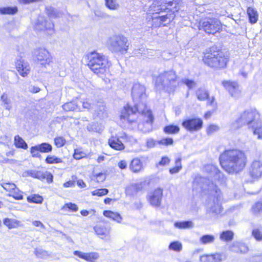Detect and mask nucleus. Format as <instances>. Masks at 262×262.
<instances>
[{
  "mask_svg": "<svg viewBox=\"0 0 262 262\" xmlns=\"http://www.w3.org/2000/svg\"><path fill=\"white\" fill-rule=\"evenodd\" d=\"M1 100H2V101L4 103L7 104L9 103V100L8 98L7 95L5 93H4L1 96Z\"/></svg>",
  "mask_w": 262,
  "mask_h": 262,
  "instance_id": "61",
  "label": "nucleus"
},
{
  "mask_svg": "<svg viewBox=\"0 0 262 262\" xmlns=\"http://www.w3.org/2000/svg\"><path fill=\"white\" fill-rule=\"evenodd\" d=\"M145 94V88L140 84H135L132 89L133 97H141Z\"/></svg>",
  "mask_w": 262,
  "mask_h": 262,
  "instance_id": "33",
  "label": "nucleus"
},
{
  "mask_svg": "<svg viewBox=\"0 0 262 262\" xmlns=\"http://www.w3.org/2000/svg\"><path fill=\"white\" fill-rule=\"evenodd\" d=\"M118 167L121 170L125 169L127 167V162L124 160H120L118 163Z\"/></svg>",
  "mask_w": 262,
  "mask_h": 262,
  "instance_id": "58",
  "label": "nucleus"
},
{
  "mask_svg": "<svg viewBox=\"0 0 262 262\" xmlns=\"http://www.w3.org/2000/svg\"><path fill=\"white\" fill-rule=\"evenodd\" d=\"M35 57L38 62L43 67H46L52 62V56L46 49L39 48L35 51Z\"/></svg>",
  "mask_w": 262,
  "mask_h": 262,
  "instance_id": "16",
  "label": "nucleus"
},
{
  "mask_svg": "<svg viewBox=\"0 0 262 262\" xmlns=\"http://www.w3.org/2000/svg\"><path fill=\"white\" fill-rule=\"evenodd\" d=\"M170 159L167 156H163L161 158V160L159 161L158 163L156 164L157 167L160 166H165L168 165L170 163Z\"/></svg>",
  "mask_w": 262,
  "mask_h": 262,
  "instance_id": "48",
  "label": "nucleus"
},
{
  "mask_svg": "<svg viewBox=\"0 0 262 262\" xmlns=\"http://www.w3.org/2000/svg\"><path fill=\"white\" fill-rule=\"evenodd\" d=\"M254 135L257 136L259 139H262V126H257L253 129Z\"/></svg>",
  "mask_w": 262,
  "mask_h": 262,
  "instance_id": "55",
  "label": "nucleus"
},
{
  "mask_svg": "<svg viewBox=\"0 0 262 262\" xmlns=\"http://www.w3.org/2000/svg\"><path fill=\"white\" fill-rule=\"evenodd\" d=\"M141 116L143 124L152 125L154 123L155 117L151 110L149 108L146 104H144V108L138 113Z\"/></svg>",
  "mask_w": 262,
  "mask_h": 262,
  "instance_id": "21",
  "label": "nucleus"
},
{
  "mask_svg": "<svg viewBox=\"0 0 262 262\" xmlns=\"http://www.w3.org/2000/svg\"><path fill=\"white\" fill-rule=\"evenodd\" d=\"M41 0H18L19 4H29L41 1Z\"/></svg>",
  "mask_w": 262,
  "mask_h": 262,
  "instance_id": "59",
  "label": "nucleus"
},
{
  "mask_svg": "<svg viewBox=\"0 0 262 262\" xmlns=\"http://www.w3.org/2000/svg\"><path fill=\"white\" fill-rule=\"evenodd\" d=\"M201 258H204L205 262H221L223 259L222 254L220 253L204 255Z\"/></svg>",
  "mask_w": 262,
  "mask_h": 262,
  "instance_id": "28",
  "label": "nucleus"
},
{
  "mask_svg": "<svg viewBox=\"0 0 262 262\" xmlns=\"http://www.w3.org/2000/svg\"><path fill=\"white\" fill-rule=\"evenodd\" d=\"M129 169L133 173H139L144 169L143 161L139 157L133 158L129 163Z\"/></svg>",
  "mask_w": 262,
  "mask_h": 262,
  "instance_id": "23",
  "label": "nucleus"
},
{
  "mask_svg": "<svg viewBox=\"0 0 262 262\" xmlns=\"http://www.w3.org/2000/svg\"><path fill=\"white\" fill-rule=\"evenodd\" d=\"M3 223L9 229L16 228L20 225L19 221L8 217L5 218L3 220Z\"/></svg>",
  "mask_w": 262,
  "mask_h": 262,
  "instance_id": "31",
  "label": "nucleus"
},
{
  "mask_svg": "<svg viewBox=\"0 0 262 262\" xmlns=\"http://www.w3.org/2000/svg\"><path fill=\"white\" fill-rule=\"evenodd\" d=\"M182 125L188 132H195L203 128V121L199 117L189 118L183 121Z\"/></svg>",
  "mask_w": 262,
  "mask_h": 262,
  "instance_id": "13",
  "label": "nucleus"
},
{
  "mask_svg": "<svg viewBox=\"0 0 262 262\" xmlns=\"http://www.w3.org/2000/svg\"><path fill=\"white\" fill-rule=\"evenodd\" d=\"M106 172H100L98 173L93 172L90 176L91 181L97 184H100L105 181L106 178Z\"/></svg>",
  "mask_w": 262,
  "mask_h": 262,
  "instance_id": "25",
  "label": "nucleus"
},
{
  "mask_svg": "<svg viewBox=\"0 0 262 262\" xmlns=\"http://www.w3.org/2000/svg\"><path fill=\"white\" fill-rule=\"evenodd\" d=\"M221 167L228 173H237L242 171L248 163L246 152L238 148L224 150L220 155Z\"/></svg>",
  "mask_w": 262,
  "mask_h": 262,
  "instance_id": "2",
  "label": "nucleus"
},
{
  "mask_svg": "<svg viewBox=\"0 0 262 262\" xmlns=\"http://www.w3.org/2000/svg\"><path fill=\"white\" fill-rule=\"evenodd\" d=\"M178 78L176 72L173 70L165 71L156 77L155 85L156 87L162 86L163 89L171 88Z\"/></svg>",
  "mask_w": 262,
  "mask_h": 262,
  "instance_id": "8",
  "label": "nucleus"
},
{
  "mask_svg": "<svg viewBox=\"0 0 262 262\" xmlns=\"http://www.w3.org/2000/svg\"><path fill=\"white\" fill-rule=\"evenodd\" d=\"M105 4L106 7L110 10H116L119 7L117 0H105Z\"/></svg>",
  "mask_w": 262,
  "mask_h": 262,
  "instance_id": "46",
  "label": "nucleus"
},
{
  "mask_svg": "<svg viewBox=\"0 0 262 262\" xmlns=\"http://www.w3.org/2000/svg\"><path fill=\"white\" fill-rule=\"evenodd\" d=\"M173 143V140L171 138H165L162 139L159 141V143L161 145L168 146L172 145Z\"/></svg>",
  "mask_w": 262,
  "mask_h": 262,
  "instance_id": "52",
  "label": "nucleus"
},
{
  "mask_svg": "<svg viewBox=\"0 0 262 262\" xmlns=\"http://www.w3.org/2000/svg\"><path fill=\"white\" fill-rule=\"evenodd\" d=\"M109 47L112 52L124 54L129 49V42L127 37L122 35H115L108 40Z\"/></svg>",
  "mask_w": 262,
  "mask_h": 262,
  "instance_id": "7",
  "label": "nucleus"
},
{
  "mask_svg": "<svg viewBox=\"0 0 262 262\" xmlns=\"http://www.w3.org/2000/svg\"><path fill=\"white\" fill-rule=\"evenodd\" d=\"M193 224L191 221L176 222L174 223V226L180 229H186L192 227Z\"/></svg>",
  "mask_w": 262,
  "mask_h": 262,
  "instance_id": "39",
  "label": "nucleus"
},
{
  "mask_svg": "<svg viewBox=\"0 0 262 262\" xmlns=\"http://www.w3.org/2000/svg\"><path fill=\"white\" fill-rule=\"evenodd\" d=\"M45 171H37L33 173V177L38 179L41 181H43Z\"/></svg>",
  "mask_w": 262,
  "mask_h": 262,
  "instance_id": "57",
  "label": "nucleus"
},
{
  "mask_svg": "<svg viewBox=\"0 0 262 262\" xmlns=\"http://www.w3.org/2000/svg\"><path fill=\"white\" fill-rule=\"evenodd\" d=\"M182 244L179 241H173L168 246V249L176 252H180L182 250Z\"/></svg>",
  "mask_w": 262,
  "mask_h": 262,
  "instance_id": "42",
  "label": "nucleus"
},
{
  "mask_svg": "<svg viewBox=\"0 0 262 262\" xmlns=\"http://www.w3.org/2000/svg\"><path fill=\"white\" fill-rule=\"evenodd\" d=\"M72 178V180H69L63 184V186L64 188L71 187L74 186L75 181L77 180V177L75 175H73Z\"/></svg>",
  "mask_w": 262,
  "mask_h": 262,
  "instance_id": "51",
  "label": "nucleus"
},
{
  "mask_svg": "<svg viewBox=\"0 0 262 262\" xmlns=\"http://www.w3.org/2000/svg\"><path fill=\"white\" fill-rule=\"evenodd\" d=\"M249 174L252 179H258L262 177V162L253 161L249 168Z\"/></svg>",
  "mask_w": 262,
  "mask_h": 262,
  "instance_id": "20",
  "label": "nucleus"
},
{
  "mask_svg": "<svg viewBox=\"0 0 262 262\" xmlns=\"http://www.w3.org/2000/svg\"><path fill=\"white\" fill-rule=\"evenodd\" d=\"M180 131V127L178 125L173 124L166 125L163 128V132L167 135L177 134Z\"/></svg>",
  "mask_w": 262,
  "mask_h": 262,
  "instance_id": "34",
  "label": "nucleus"
},
{
  "mask_svg": "<svg viewBox=\"0 0 262 262\" xmlns=\"http://www.w3.org/2000/svg\"><path fill=\"white\" fill-rule=\"evenodd\" d=\"M197 99L200 101H207L206 105L213 107V110L217 108V103L214 96H210L209 92L204 89H199L195 92Z\"/></svg>",
  "mask_w": 262,
  "mask_h": 262,
  "instance_id": "14",
  "label": "nucleus"
},
{
  "mask_svg": "<svg viewBox=\"0 0 262 262\" xmlns=\"http://www.w3.org/2000/svg\"><path fill=\"white\" fill-rule=\"evenodd\" d=\"M108 193V190L106 188H99L92 191L91 194L93 196H97L99 197L106 195Z\"/></svg>",
  "mask_w": 262,
  "mask_h": 262,
  "instance_id": "47",
  "label": "nucleus"
},
{
  "mask_svg": "<svg viewBox=\"0 0 262 262\" xmlns=\"http://www.w3.org/2000/svg\"><path fill=\"white\" fill-rule=\"evenodd\" d=\"M213 109H212V111H207L206 112L204 115V118L205 119H209L212 115L213 114V112H214L215 111L213 110V107H212Z\"/></svg>",
  "mask_w": 262,
  "mask_h": 262,
  "instance_id": "62",
  "label": "nucleus"
},
{
  "mask_svg": "<svg viewBox=\"0 0 262 262\" xmlns=\"http://www.w3.org/2000/svg\"><path fill=\"white\" fill-rule=\"evenodd\" d=\"M252 235L256 241L258 242L262 241V231L259 229L255 228L253 229Z\"/></svg>",
  "mask_w": 262,
  "mask_h": 262,
  "instance_id": "50",
  "label": "nucleus"
},
{
  "mask_svg": "<svg viewBox=\"0 0 262 262\" xmlns=\"http://www.w3.org/2000/svg\"><path fill=\"white\" fill-rule=\"evenodd\" d=\"M93 229L97 236L104 239L110 236L111 228L107 225L99 224L94 226Z\"/></svg>",
  "mask_w": 262,
  "mask_h": 262,
  "instance_id": "22",
  "label": "nucleus"
},
{
  "mask_svg": "<svg viewBox=\"0 0 262 262\" xmlns=\"http://www.w3.org/2000/svg\"><path fill=\"white\" fill-rule=\"evenodd\" d=\"M182 160L180 158H178L175 160V166L169 169V171L170 174H173L179 172L182 168Z\"/></svg>",
  "mask_w": 262,
  "mask_h": 262,
  "instance_id": "41",
  "label": "nucleus"
},
{
  "mask_svg": "<svg viewBox=\"0 0 262 262\" xmlns=\"http://www.w3.org/2000/svg\"><path fill=\"white\" fill-rule=\"evenodd\" d=\"M222 85L231 97L237 98L240 96L241 91L237 82L224 80L222 82Z\"/></svg>",
  "mask_w": 262,
  "mask_h": 262,
  "instance_id": "18",
  "label": "nucleus"
},
{
  "mask_svg": "<svg viewBox=\"0 0 262 262\" xmlns=\"http://www.w3.org/2000/svg\"><path fill=\"white\" fill-rule=\"evenodd\" d=\"M32 224L35 227H44L43 224L39 221H35Z\"/></svg>",
  "mask_w": 262,
  "mask_h": 262,
  "instance_id": "64",
  "label": "nucleus"
},
{
  "mask_svg": "<svg viewBox=\"0 0 262 262\" xmlns=\"http://www.w3.org/2000/svg\"><path fill=\"white\" fill-rule=\"evenodd\" d=\"M233 232L231 230H226L222 232L220 235V239L224 242H229L233 239Z\"/></svg>",
  "mask_w": 262,
  "mask_h": 262,
  "instance_id": "40",
  "label": "nucleus"
},
{
  "mask_svg": "<svg viewBox=\"0 0 262 262\" xmlns=\"http://www.w3.org/2000/svg\"><path fill=\"white\" fill-rule=\"evenodd\" d=\"M215 237L213 235L205 234L201 236L200 238V241L201 244L206 245L212 243L214 242Z\"/></svg>",
  "mask_w": 262,
  "mask_h": 262,
  "instance_id": "43",
  "label": "nucleus"
},
{
  "mask_svg": "<svg viewBox=\"0 0 262 262\" xmlns=\"http://www.w3.org/2000/svg\"><path fill=\"white\" fill-rule=\"evenodd\" d=\"M43 180H46V182L49 184L53 183V175L50 172L45 171V176L43 177Z\"/></svg>",
  "mask_w": 262,
  "mask_h": 262,
  "instance_id": "54",
  "label": "nucleus"
},
{
  "mask_svg": "<svg viewBox=\"0 0 262 262\" xmlns=\"http://www.w3.org/2000/svg\"><path fill=\"white\" fill-rule=\"evenodd\" d=\"M229 61V55L225 53L222 49L215 45L207 48L203 53V63L214 70L226 69Z\"/></svg>",
  "mask_w": 262,
  "mask_h": 262,
  "instance_id": "4",
  "label": "nucleus"
},
{
  "mask_svg": "<svg viewBox=\"0 0 262 262\" xmlns=\"http://www.w3.org/2000/svg\"><path fill=\"white\" fill-rule=\"evenodd\" d=\"M79 104L82 103L83 108H89L91 107V103L88 101H78Z\"/></svg>",
  "mask_w": 262,
  "mask_h": 262,
  "instance_id": "60",
  "label": "nucleus"
},
{
  "mask_svg": "<svg viewBox=\"0 0 262 262\" xmlns=\"http://www.w3.org/2000/svg\"><path fill=\"white\" fill-rule=\"evenodd\" d=\"M53 150L52 145L47 142L31 146L30 149V154L33 158H39L40 153H50Z\"/></svg>",
  "mask_w": 262,
  "mask_h": 262,
  "instance_id": "17",
  "label": "nucleus"
},
{
  "mask_svg": "<svg viewBox=\"0 0 262 262\" xmlns=\"http://www.w3.org/2000/svg\"><path fill=\"white\" fill-rule=\"evenodd\" d=\"M2 188L8 192V195L15 200L20 201L24 199V192L16 185L12 182H5L1 184Z\"/></svg>",
  "mask_w": 262,
  "mask_h": 262,
  "instance_id": "12",
  "label": "nucleus"
},
{
  "mask_svg": "<svg viewBox=\"0 0 262 262\" xmlns=\"http://www.w3.org/2000/svg\"><path fill=\"white\" fill-rule=\"evenodd\" d=\"M237 248L238 249L237 252L239 253H246L248 250V247L245 244H240L237 245Z\"/></svg>",
  "mask_w": 262,
  "mask_h": 262,
  "instance_id": "53",
  "label": "nucleus"
},
{
  "mask_svg": "<svg viewBox=\"0 0 262 262\" xmlns=\"http://www.w3.org/2000/svg\"><path fill=\"white\" fill-rule=\"evenodd\" d=\"M180 9L178 0H156L150 6L149 14L152 26L160 27L170 24Z\"/></svg>",
  "mask_w": 262,
  "mask_h": 262,
  "instance_id": "1",
  "label": "nucleus"
},
{
  "mask_svg": "<svg viewBox=\"0 0 262 262\" xmlns=\"http://www.w3.org/2000/svg\"><path fill=\"white\" fill-rule=\"evenodd\" d=\"M72 157L76 160H80L88 158L89 154L84 151L82 147H79L74 149Z\"/></svg>",
  "mask_w": 262,
  "mask_h": 262,
  "instance_id": "29",
  "label": "nucleus"
},
{
  "mask_svg": "<svg viewBox=\"0 0 262 262\" xmlns=\"http://www.w3.org/2000/svg\"><path fill=\"white\" fill-rule=\"evenodd\" d=\"M251 211L254 214H258L262 212V202H257L251 207Z\"/></svg>",
  "mask_w": 262,
  "mask_h": 262,
  "instance_id": "45",
  "label": "nucleus"
},
{
  "mask_svg": "<svg viewBox=\"0 0 262 262\" xmlns=\"http://www.w3.org/2000/svg\"><path fill=\"white\" fill-rule=\"evenodd\" d=\"M64 212H76L78 210V206L71 202L65 203L61 208Z\"/></svg>",
  "mask_w": 262,
  "mask_h": 262,
  "instance_id": "38",
  "label": "nucleus"
},
{
  "mask_svg": "<svg viewBox=\"0 0 262 262\" xmlns=\"http://www.w3.org/2000/svg\"><path fill=\"white\" fill-rule=\"evenodd\" d=\"M15 67L17 72L22 77H27L31 71L29 64L22 58L15 60Z\"/></svg>",
  "mask_w": 262,
  "mask_h": 262,
  "instance_id": "19",
  "label": "nucleus"
},
{
  "mask_svg": "<svg viewBox=\"0 0 262 262\" xmlns=\"http://www.w3.org/2000/svg\"><path fill=\"white\" fill-rule=\"evenodd\" d=\"M86 65L91 71L105 81L109 80L111 75L110 67L111 63L103 53L93 51L86 55Z\"/></svg>",
  "mask_w": 262,
  "mask_h": 262,
  "instance_id": "3",
  "label": "nucleus"
},
{
  "mask_svg": "<svg viewBox=\"0 0 262 262\" xmlns=\"http://www.w3.org/2000/svg\"><path fill=\"white\" fill-rule=\"evenodd\" d=\"M261 116L260 112L255 108L245 110L232 123V127L234 129H238L245 125L252 127L260 121Z\"/></svg>",
  "mask_w": 262,
  "mask_h": 262,
  "instance_id": "6",
  "label": "nucleus"
},
{
  "mask_svg": "<svg viewBox=\"0 0 262 262\" xmlns=\"http://www.w3.org/2000/svg\"><path fill=\"white\" fill-rule=\"evenodd\" d=\"M247 13L249 18V21L251 24H255L258 18V13L254 8L248 7L247 9Z\"/></svg>",
  "mask_w": 262,
  "mask_h": 262,
  "instance_id": "30",
  "label": "nucleus"
},
{
  "mask_svg": "<svg viewBox=\"0 0 262 262\" xmlns=\"http://www.w3.org/2000/svg\"><path fill=\"white\" fill-rule=\"evenodd\" d=\"M102 213L105 217L112 220L118 223H121L122 221V217L118 212L107 210L103 211Z\"/></svg>",
  "mask_w": 262,
  "mask_h": 262,
  "instance_id": "27",
  "label": "nucleus"
},
{
  "mask_svg": "<svg viewBox=\"0 0 262 262\" xmlns=\"http://www.w3.org/2000/svg\"><path fill=\"white\" fill-rule=\"evenodd\" d=\"M27 201L29 203L40 204L43 201V197L39 194L34 193L27 197Z\"/></svg>",
  "mask_w": 262,
  "mask_h": 262,
  "instance_id": "35",
  "label": "nucleus"
},
{
  "mask_svg": "<svg viewBox=\"0 0 262 262\" xmlns=\"http://www.w3.org/2000/svg\"><path fill=\"white\" fill-rule=\"evenodd\" d=\"M14 145L17 148L27 149L28 147L27 143L19 135H16L14 136Z\"/></svg>",
  "mask_w": 262,
  "mask_h": 262,
  "instance_id": "36",
  "label": "nucleus"
},
{
  "mask_svg": "<svg viewBox=\"0 0 262 262\" xmlns=\"http://www.w3.org/2000/svg\"><path fill=\"white\" fill-rule=\"evenodd\" d=\"M139 112L138 105L137 104L132 106L129 103H126L122 108L119 118L123 122L128 124H132L136 122V120L131 119L132 115H136Z\"/></svg>",
  "mask_w": 262,
  "mask_h": 262,
  "instance_id": "11",
  "label": "nucleus"
},
{
  "mask_svg": "<svg viewBox=\"0 0 262 262\" xmlns=\"http://www.w3.org/2000/svg\"><path fill=\"white\" fill-rule=\"evenodd\" d=\"M18 11L16 6L0 7L1 15H14Z\"/></svg>",
  "mask_w": 262,
  "mask_h": 262,
  "instance_id": "37",
  "label": "nucleus"
},
{
  "mask_svg": "<svg viewBox=\"0 0 262 262\" xmlns=\"http://www.w3.org/2000/svg\"><path fill=\"white\" fill-rule=\"evenodd\" d=\"M47 164H58L63 163L62 158L58 157L54 155H48L45 160Z\"/></svg>",
  "mask_w": 262,
  "mask_h": 262,
  "instance_id": "32",
  "label": "nucleus"
},
{
  "mask_svg": "<svg viewBox=\"0 0 262 262\" xmlns=\"http://www.w3.org/2000/svg\"><path fill=\"white\" fill-rule=\"evenodd\" d=\"M33 29L37 32H44L47 36H51L55 33L54 23L41 16H39L35 20Z\"/></svg>",
  "mask_w": 262,
  "mask_h": 262,
  "instance_id": "9",
  "label": "nucleus"
},
{
  "mask_svg": "<svg viewBox=\"0 0 262 262\" xmlns=\"http://www.w3.org/2000/svg\"><path fill=\"white\" fill-rule=\"evenodd\" d=\"M197 27L200 31L210 35L220 34L226 31V26L215 17H205L200 19L197 22Z\"/></svg>",
  "mask_w": 262,
  "mask_h": 262,
  "instance_id": "5",
  "label": "nucleus"
},
{
  "mask_svg": "<svg viewBox=\"0 0 262 262\" xmlns=\"http://www.w3.org/2000/svg\"><path fill=\"white\" fill-rule=\"evenodd\" d=\"M220 127L217 125L211 124L206 127V132L208 135H210L218 131Z\"/></svg>",
  "mask_w": 262,
  "mask_h": 262,
  "instance_id": "49",
  "label": "nucleus"
},
{
  "mask_svg": "<svg viewBox=\"0 0 262 262\" xmlns=\"http://www.w3.org/2000/svg\"><path fill=\"white\" fill-rule=\"evenodd\" d=\"M183 83L186 85L189 89L193 88L195 85V83L193 80H190L188 79H186L184 80L183 81Z\"/></svg>",
  "mask_w": 262,
  "mask_h": 262,
  "instance_id": "56",
  "label": "nucleus"
},
{
  "mask_svg": "<svg viewBox=\"0 0 262 262\" xmlns=\"http://www.w3.org/2000/svg\"><path fill=\"white\" fill-rule=\"evenodd\" d=\"M77 184L80 188H84L86 187L85 183L81 179L77 181Z\"/></svg>",
  "mask_w": 262,
  "mask_h": 262,
  "instance_id": "63",
  "label": "nucleus"
},
{
  "mask_svg": "<svg viewBox=\"0 0 262 262\" xmlns=\"http://www.w3.org/2000/svg\"><path fill=\"white\" fill-rule=\"evenodd\" d=\"M73 253L79 258L88 262H96L99 257V254L96 252L83 253L79 251H75Z\"/></svg>",
  "mask_w": 262,
  "mask_h": 262,
  "instance_id": "24",
  "label": "nucleus"
},
{
  "mask_svg": "<svg viewBox=\"0 0 262 262\" xmlns=\"http://www.w3.org/2000/svg\"><path fill=\"white\" fill-rule=\"evenodd\" d=\"M128 139V135L125 132L112 135L107 140V144L114 150L122 151L125 149L123 141Z\"/></svg>",
  "mask_w": 262,
  "mask_h": 262,
  "instance_id": "10",
  "label": "nucleus"
},
{
  "mask_svg": "<svg viewBox=\"0 0 262 262\" xmlns=\"http://www.w3.org/2000/svg\"><path fill=\"white\" fill-rule=\"evenodd\" d=\"M163 196V189L157 187L152 190L147 196L149 204L153 207H160L162 204Z\"/></svg>",
  "mask_w": 262,
  "mask_h": 262,
  "instance_id": "15",
  "label": "nucleus"
},
{
  "mask_svg": "<svg viewBox=\"0 0 262 262\" xmlns=\"http://www.w3.org/2000/svg\"><path fill=\"white\" fill-rule=\"evenodd\" d=\"M62 108L66 112H74L79 110L78 100H72L62 105Z\"/></svg>",
  "mask_w": 262,
  "mask_h": 262,
  "instance_id": "26",
  "label": "nucleus"
},
{
  "mask_svg": "<svg viewBox=\"0 0 262 262\" xmlns=\"http://www.w3.org/2000/svg\"><path fill=\"white\" fill-rule=\"evenodd\" d=\"M54 144L56 147L60 148L66 144V140L62 136H57L54 139Z\"/></svg>",
  "mask_w": 262,
  "mask_h": 262,
  "instance_id": "44",
  "label": "nucleus"
}]
</instances>
